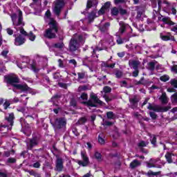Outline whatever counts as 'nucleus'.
I'll return each mask as SVG.
<instances>
[{
	"label": "nucleus",
	"instance_id": "4c0bfd02",
	"mask_svg": "<svg viewBox=\"0 0 177 177\" xmlns=\"http://www.w3.org/2000/svg\"><path fill=\"white\" fill-rule=\"evenodd\" d=\"M147 145H149V142H145V141H140L138 143L139 147H146V146H147Z\"/></svg>",
	"mask_w": 177,
	"mask_h": 177
},
{
	"label": "nucleus",
	"instance_id": "79ce46f5",
	"mask_svg": "<svg viewBox=\"0 0 177 177\" xmlns=\"http://www.w3.org/2000/svg\"><path fill=\"white\" fill-rule=\"evenodd\" d=\"M111 5V3L110 1H107L106 3H104L102 8H104L105 10H107V9L110 8Z\"/></svg>",
	"mask_w": 177,
	"mask_h": 177
},
{
	"label": "nucleus",
	"instance_id": "c9c22d12",
	"mask_svg": "<svg viewBox=\"0 0 177 177\" xmlns=\"http://www.w3.org/2000/svg\"><path fill=\"white\" fill-rule=\"evenodd\" d=\"M63 46H64V44L62 42L53 45V48H58L59 49H62V48H63Z\"/></svg>",
	"mask_w": 177,
	"mask_h": 177
},
{
	"label": "nucleus",
	"instance_id": "dca6fc26",
	"mask_svg": "<svg viewBox=\"0 0 177 177\" xmlns=\"http://www.w3.org/2000/svg\"><path fill=\"white\" fill-rule=\"evenodd\" d=\"M160 37L162 41H175V37L171 34L164 35V33H160Z\"/></svg>",
	"mask_w": 177,
	"mask_h": 177
},
{
	"label": "nucleus",
	"instance_id": "c03bdc74",
	"mask_svg": "<svg viewBox=\"0 0 177 177\" xmlns=\"http://www.w3.org/2000/svg\"><path fill=\"white\" fill-rule=\"evenodd\" d=\"M106 115H107V118L111 120H113V118H114V113H113V112H111V111L108 112L106 113Z\"/></svg>",
	"mask_w": 177,
	"mask_h": 177
},
{
	"label": "nucleus",
	"instance_id": "6ab92c4d",
	"mask_svg": "<svg viewBox=\"0 0 177 177\" xmlns=\"http://www.w3.org/2000/svg\"><path fill=\"white\" fill-rule=\"evenodd\" d=\"M140 165V162L138 160H134L130 163V168L131 169H135V168H138Z\"/></svg>",
	"mask_w": 177,
	"mask_h": 177
},
{
	"label": "nucleus",
	"instance_id": "9b49d317",
	"mask_svg": "<svg viewBox=\"0 0 177 177\" xmlns=\"http://www.w3.org/2000/svg\"><path fill=\"white\" fill-rule=\"evenodd\" d=\"M147 109L153 111L162 112L168 111L171 109V106L161 107L160 105H151V104H149Z\"/></svg>",
	"mask_w": 177,
	"mask_h": 177
},
{
	"label": "nucleus",
	"instance_id": "aec40b11",
	"mask_svg": "<svg viewBox=\"0 0 177 177\" xmlns=\"http://www.w3.org/2000/svg\"><path fill=\"white\" fill-rule=\"evenodd\" d=\"M158 161V159H151L149 162H147V168H154L156 167V162Z\"/></svg>",
	"mask_w": 177,
	"mask_h": 177
},
{
	"label": "nucleus",
	"instance_id": "9d476101",
	"mask_svg": "<svg viewBox=\"0 0 177 177\" xmlns=\"http://www.w3.org/2000/svg\"><path fill=\"white\" fill-rule=\"evenodd\" d=\"M119 34H124V32H132V28H131L129 25L120 21L119 23Z\"/></svg>",
	"mask_w": 177,
	"mask_h": 177
},
{
	"label": "nucleus",
	"instance_id": "052dcab7",
	"mask_svg": "<svg viewBox=\"0 0 177 177\" xmlns=\"http://www.w3.org/2000/svg\"><path fill=\"white\" fill-rule=\"evenodd\" d=\"M97 50H102V48H96L95 49L93 50V57H95V53H96V52H97Z\"/></svg>",
	"mask_w": 177,
	"mask_h": 177
},
{
	"label": "nucleus",
	"instance_id": "423d86ee",
	"mask_svg": "<svg viewBox=\"0 0 177 177\" xmlns=\"http://www.w3.org/2000/svg\"><path fill=\"white\" fill-rule=\"evenodd\" d=\"M90 97L91 99V100H88V102H83V103H86L88 107H96V104H100V106L103 104V102L99 100L96 94L92 93L90 95Z\"/></svg>",
	"mask_w": 177,
	"mask_h": 177
},
{
	"label": "nucleus",
	"instance_id": "0e129e2a",
	"mask_svg": "<svg viewBox=\"0 0 177 177\" xmlns=\"http://www.w3.org/2000/svg\"><path fill=\"white\" fill-rule=\"evenodd\" d=\"M109 45H111V46H113V45H114V43L113 42V37L109 36Z\"/></svg>",
	"mask_w": 177,
	"mask_h": 177
},
{
	"label": "nucleus",
	"instance_id": "ea45409f",
	"mask_svg": "<svg viewBox=\"0 0 177 177\" xmlns=\"http://www.w3.org/2000/svg\"><path fill=\"white\" fill-rule=\"evenodd\" d=\"M80 99L81 100H85V102H86L88 100V94L83 93L81 95Z\"/></svg>",
	"mask_w": 177,
	"mask_h": 177
},
{
	"label": "nucleus",
	"instance_id": "3c124183",
	"mask_svg": "<svg viewBox=\"0 0 177 177\" xmlns=\"http://www.w3.org/2000/svg\"><path fill=\"white\" fill-rule=\"evenodd\" d=\"M7 162L13 164L14 162H16V159L15 158H9L7 160Z\"/></svg>",
	"mask_w": 177,
	"mask_h": 177
},
{
	"label": "nucleus",
	"instance_id": "a211bd4d",
	"mask_svg": "<svg viewBox=\"0 0 177 177\" xmlns=\"http://www.w3.org/2000/svg\"><path fill=\"white\" fill-rule=\"evenodd\" d=\"M129 66L133 68L134 70H138V67H139L140 62L139 61L130 60L129 62Z\"/></svg>",
	"mask_w": 177,
	"mask_h": 177
},
{
	"label": "nucleus",
	"instance_id": "bf43d9fd",
	"mask_svg": "<svg viewBox=\"0 0 177 177\" xmlns=\"http://www.w3.org/2000/svg\"><path fill=\"white\" fill-rule=\"evenodd\" d=\"M115 4L118 5V3H124L125 0H114Z\"/></svg>",
	"mask_w": 177,
	"mask_h": 177
},
{
	"label": "nucleus",
	"instance_id": "e2e57ef3",
	"mask_svg": "<svg viewBox=\"0 0 177 177\" xmlns=\"http://www.w3.org/2000/svg\"><path fill=\"white\" fill-rule=\"evenodd\" d=\"M115 66V64H105V67L111 68H114V66Z\"/></svg>",
	"mask_w": 177,
	"mask_h": 177
},
{
	"label": "nucleus",
	"instance_id": "4be33fe9",
	"mask_svg": "<svg viewBox=\"0 0 177 177\" xmlns=\"http://www.w3.org/2000/svg\"><path fill=\"white\" fill-rule=\"evenodd\" d=\"M97 5V0H89L87 2V9H90L92 6H96Z\"/></svg>",
	"mask_w": 177,
	"mask_h": 177
},
{
	"label": "nucleus",
	"instance_id": "ddd939ff",
	"mask_svg": "<svg viewBox=\"0 0 177 177\" xmlns=\"http://www.w3.org/2000/svg\"><path fill=\"white\" fill-rule=\"evenodd\" d=\"M63 127H66V119L60 118L56 119L55 122V127L57 129H60V128H63Z\"/></svg>",
	"mask_w": 177,
	"mask_h": 177
},
{
	"label": "nucleus",
	"instance_id": "5fc2aeb1",
	"mask_svg": "<svg viewBox=\"0 0 177 177\" xmlns=\"http://www.w3.org/2000/svg\"><path fill=\"white\" fill-rule=\"evenodd\" d=\"M148 67H149V70H151V71L154 70V63L153 62H149Z\"/></svg>",
	"mask_w": 177,
	"mask_h": 177
},
{
	"label": "nucleus",
	"instance_id": "2f4dec72",
	"mask_svg": "<svg viewBox=\"0 0 177 177\" xmlns=\"http://www.w3.org/2000/svg\"><path fill=\"white\" fill-rule=\"evenodd\" d=\"M78 81H81V80H84V78H86V76L85 75V73H78Z\"/></svg>",
	"mask_w": 177,
	"mask_h": 177
},
{
	"label": "nucleus",
	"instance_id": "f8f14e48",
	"mask_svg": "<svg viewBox=\"0 0 177 177\" xmlns=\"http://www.w3.org/2000/svg\"><path fill=\"white\" fill-rule=\"evenodd\" d=\"M63 6H64V0H57L55 1V6L53 9V12L57 15V16L60 15V12Z\"/></svg>",
	"mask_w": 177,
	"mask_h": 177
},
{
	"label": "nucleus",
	"instance_id": "6e6552de",
	"mask_svg": "<svg viewBox=\"0 0 177 177\" xmlns=\"http://www.w3.org/2000/svg\"><path fill=\"white\" fill-rule=\"evenodd\" d=\"M17 111L23 113L24 115L28 114L26 115V117H32L33 118H37V117H38L37 114H32V113H34V109L32 108H18Z\"/></svg>",
	"mask_w": 177,
	"mask_h": 177
},
{
	"label": "nucleus",
	"instance_id": "338daca9",
	"mask_svg": "<svg viewBox=\"0 0 177 177\" xmlns=\"http://www.w3.org/2000/svg\"><path fill=\"white\" fill-rule=\"evenodd\" d=\"M118 56L119 57H124V56H125V52L118 53Z\"/></svg>",
	"mask_w": 177,
	"mask_h": 177
},
{
	"label": "nucleus",
	"instance_id": "680f3d73",
	"mask_svg": "<svg viewBox=\"0 0 177 177\" xmlns=\"http://www.w3.org/2000/svg\"><path fill=\"white\" fill-rule=\"evenodd\" d=\"M138 75H139V71L136 69L133 72V77H138Z\"/></svg>",
	"mask_w": 177,
	"mask_h": 177
},
{
	"label": "nucleus",
	"instance_id": "13d9d810",
	"mask_svg": "<svg viewBox=\"0 0 177 177\" xmlns=\"http://www.w3.org/2000/svg\"><path fill=\"white\" fill-rule=\"evenodd\" d=\"M32 167L33 168H39L41 167V164L39 163V162H37L33 164Z\"/></svg>",
	"mask_w": 177,
	"mask_h": 177
},
{
	"label": "nucleus",
	"instance_id": "5701e85b",
	"mask_svg": "<svg viewBox=\"0 0 177 177\" xmlns=\"http://www.w3.org/2000/svg\"><path fill=\"white\" fill-rule=\"evenodd\" d=\"M129 100L133 106H134L135 107H136V106H138L137 104H138V102H139V100H138V97H136V96H134L133 97H130Z\"/></svg>",
	"mask_w": 177,
	"mask_h": 177
},
{
	"label": "nucleus",
	"instance_id": "58836bf2",
	"mask_svg": "<svg viewBox=\"0 0 177 177\" xmlns=\"http://www.w3.org/2000/svg\"><path fill=\"white\" fill-rule=\"evenodd\" d=\"M171 100L172 103H176L177 102V92L174 93L173 95L171 97Z\"/></svg>",
	"mask_w": 177,
	"mask_h": 177
},
{
	"label": "nucleus",
	"instance_id": "4d7b16f0",
	"mask_svg": "<svg viewBox=\"0 0 177 177\" xmlns=\"http://www.w3.org/2000/svg\"><path fill=\"white\" fill-rule=\"evenodd\" d=\"M9 106H10V103H9V102L8 101H6L5 103L3 104V107L5 110H6V109H8Z\"/></svg>",
	"mask_w": 177,
	"mask_h": 177
},
{
	"label": "nucleus",
	"instance_id": "bb28decb",
	"mask_svg": "<svg viewBox=\"0 0 177 177\" xmlns=\"http://www.w3.org/2000/svg\"><path fill=\"white\" fill-rule=\"evenodd\" d=\"M165 158L167 162H169V164H171L172 162V153H166Z\"/></svg>",
	"mask_w": 177,
	"mask_h": 177
},
{
	"label": "nucleus",
	"instance_id": "473e14b6",
	"mask_svg": "<svg viewBox=\"0 0 177 177\" xmlns=\"http://www.w3.org/2000/svg\"><path fill=\"white\" fill-rule=\"evenodd\" d=\"M95 158L98 161H102V154L97 151H96L94 154Z\"/></svg>",
	"mask_w": 177,
	"mask_h": 177
},
{
	"label": "nucleus",
	"instance_id": "7ed1b4c3",
	"mask_svg": "<svg viewBox=\"0 0 177 177\" xmlns=\"http://www.w3.org/2000/svg\"><path fill=\"white\" fill-rule=\"evenodd\" d=\"M4 82L13 85L17 89H19V91L22 92H28V91H30V88L27 84H15L19 83V77L14 74L4 76Z\"/></svg>",
	"mask_w": 177,
	"mask_h": 177
},
{
	"label": "nucleus",
	"instance_id": "49530a36",
	"mask_svg": "<svg viewBox=\"0 0 177 177\" xmlns=\"http://www.w3.org/2000/svg\"><path fill=\"white\" fill-rule=\"evenodd\" d=\"M116 78H121L122 77V72L121 71H118L115 73Z\"/></svg>",
	"mask_w": 177,
	"mask_h": 177
},
{
	"label": "nucleus",
	"instance_id": "4468645a",
	"mask_svg": "<svg viewBox=\"0 0 177 177\" xmlns=\"http://www.w3.org/2000/svg\"><path fill=\"white\" fill-rule=\"evenodd\" d=\"M158 21H162L164 24H168L169 26H172L174 24V22L171 21V18L168 17H165L162 15H159L158 17Z\"/></svg>",
	"mask_w": 177,
	"mask_h": 177
},
{
	"label": "nucleus",
	"instance_id": "20e7f679",
	"mask_svg": "<svg viewBox=\"0 0 177 177\" xmlns=\"http://www.w3.org/2000/svg\"><path fill=\"white\" fill-rule=\"evenodd\" d=\"M39 66H42V64L37 63L35 62H32L30 64H28L26 61L22 62L21 64H17V66L19 68H21V70L26 68V67H28V68H30L35 72L39 71V69L41 68H39Z\"/></svg>",
	"mask_w": 177,
	"mask_h": 177
},
{
	"label": "nucleus",
	"instance_id": "c756f323",
	"mask_svg": "<svg viewBox=\"0 0 177 177\" xmlns=\"http://www.w3.org/2000/svg\"><path fill=\"white\" fill-rule=\"evenodd\" d=\"M26 37L29 38L30 41H35V35H34L32 32H30V33L27 34Z\"/></svg>",
	"mask_w": 177,
	"mask_h": 177
},
{
	"label": "nucleus",
	"instance_id": "72a5a7b5",
	"mask_svg": "<svg viewBox=\"0 0 177 177\" xmlns=\"http://www.w3.org/2000/svg\"><path fill=\"white\" fill-rule=\"evenodd\" d=\"M119 10L118 8L114 7L113 8L111 9V15L112 16H117V15H118L119 13Z\"/></svg>",
	"mask_w": 177,
	"mask_h": 177
},
{
	"label": "nucleus",
	"instance_id": "f03ea898",
	"mask_svg": "<svg viewBox=\"0 0 177 177\" xmlns=\"http://www.w3.org/2000/svg\"><path fill=\"white\" fill-rule=\"evenodd\" d=\"M44 19L46 21H49L48 24L50 26V28L45 31L44 37H46V38H49L50 39L55 38V37H56V33L57 32V22L50 17V10L46 11Z\"/></svg>",
	"mask_w": 177,
	"mask_h": 177
},
{
	"label": "nucleus",
	"instance_id": "e433bc0d",
	"mask_svg": "<svg viewBox=\"0 0 177 177\" xmlns=\"http://www.w3.org/2000/svg\"><path fill=\"white\" fill-rule=\"evenodd\" d=\"M96 17V11H93L88 16V19L91 21V20H93Z\"/></svg>",
	"mask_w": 177,
	"mask_h": 177
},
{
	"label": "nucleus",
	"instance_id": "b1692460",
	"mask_svg": "<svg viewBox=\"0 0 177 177\" xmlns=\"http://www.w3.org/2000/svg\"><path fill=\"white\" fill-rule=\"evenodd\" d=\"M37 142L36 139H32L30 140L28 143H27V146L28 147H29L30 149H32V147H34V146H37Z\"/></svg>",
	"mask_w": 177,
	"mask_h": 177
},
{
	"label": "nucleus",
	"instance_id": "0eeeda50",
	"mask_svg": "<svg viewBox=\"0 0 177 177\" xmlns=\"http://www.w3.org/2000/svg\"><path fill=\"white\" fill-rule=\"evenodd\" d=\"M81 158L82 160H77V162L79 165H82V167H88L89 165V157L86 154V151H81Z\"/></svg>",
	"mask_w": 177,
	"mask_h": 177
},
{
	"label": "nucleus",
	"instance_id": "a19ab883",
	"mask_svg": "<svg viewBox=\"0 0 177 177\" xmlns=\"http://www.w3.org/2000/svg\"><path fill=\"white\" fill-rule=\"evenodd\" d=\"M171 71L174 74H177V65H173L171 66Z\"/></svg>",
	"mask_w": 177,
	"mask_h": 177
},
{
	"label": "nucleus",
	"instance_id": "603ef678",
	"mask_svg": "<svg viewBox=\"0 0 177 177\" xmlns=\"http://www.w3.org/2000/svg\"><path fill=\"white\" fill-rule=\"evenodd\" d=\"M116 42L118 45H121V44H124V42H125V40L124 39H122L121 38H118L117 40H116Z\"/></svg>",
	"mask_w": 177,
	"mask_h": 177
},
{
	"label": "nucleus",
	"instance_id": "cd10ccee",
	"mask_svg": "<svg viewBox=\"0 0 177 177\" xmlns=\"http://www.w3.org/2000/svg\"><path fill=\"white\" fill-rule=\"evenodd\" d=\"M98 142L100 143V145H104L105 140H104V136H103V133H101L98 136Z\"/></svg>",
	"mask_w": 177,
	"mask_h": 177
},
{
	"label": "nucleus",
	"instance_id": "2eb2a0df",
	"mask_svg": "<svg viewBox=\"0 0 177 177\" xmlns=\"http://www.w3.org/2000/svg\"><path fill=\"white\" fill-rule=\"evenodd\" d=\"M111 92V88H110L109 86H105L103 88V91H101V93L103 96V97H104L106 102H111V99H110V97H107V95H106V93H110Z\"/></svg>",
	"mask_w": 177,
	"mask_h": 177
},
{
	"label": "nucleus",
	"instance_id": "393cba45",
	"mask_svg": "<svg viewBox=\"0 0 177 177\" xmlns=\"http://www.w3.org/2000/svg\"><path fill=\"white\" fill-rule=\"evenodd\" d=\"M151 3H152V7L156 8L157 6V2L158 5V9L161 8V1L160 0H151Z\"/></svg>",
	"mask_w": 177,
	"mask_h": 177
},
{
	"label": "nucleus",
	"instance_id": "de8ad7c7",
	"mask_svg": "<svg viewBox=\"0 0 177 177\" xmlns=\"http://www.w3.org/2000/svg\"><path fill=\"white\" fill-rule=\"evenodd\" d=\"M106 12V10L103 8V7L98 11V16H102V15H104Z\"/></svg>",
	"mask_w": 177,
	"mask_h": 177
},
{
	"label": "nucleus",
	"instance_id": "09e8293b",
	"mask_svg": "<svg viewBox=\"0 0 177 177\" xmlns=\"http://www.w3.org/2000/svg\"><path fill=\"white\" fill-rule=\"evenodd\" d=\"M70 64H73V67H77V61L75 59L69 60Z\"/></svg>",
	"mask_w": 177,
	"mask_h": 177
},
{
	"label": "nucleus",
	"instance_id": "c85d7f7f",
	"mask_svg": "<svg viewBox=\"0 0 177 177\" xmlns=\"http://www.w3.org/2000/svg\"><path fill=\"white\" fill-rule=\"evenodd\" d=\"M109 27H110V23H106L102 28H100V30L102 32H104L109 30Z\"/></svg>",
	"mask_w": 177,
	"mask_h": 177
},
{
	"label": "nucleus",
	"instance_id": "412c9836",
	"mask_svg": "<svg viewBox=\"0 0 177 177\" xmlns=\"http://www.w3.org/2000/svg\"><path fill=\"white\" fill-rule=\"evenodd\" d=\"M160 100L162 104H167V103H168V97H167V93H163L160 97Z\"/></svg>",
	"mask_w": 177,
	"mask_h": 177
},
{
	"label": "nucleus",
	"instance_id": "f257e3e1",
	"mask_svg": "<svg viewBox=\"0 0 177 177\" xmlns=\"http://www.w3.org/2000/svg\"><path fill=\"white\" fill-rule=\"evenodd\" d=\"M17 14H12L11 19L12 21V26L16 30L13 36L15 37V45L16 46H20L26 42V37H27V32L24 30L23 28L25 26L24 21H23V12L21 10H18Z\"/></svg>",
	"mask_w": 177,
	"mask_h": 177
},
{
	"label": "nucleus",
	"instance_id": "f3484780",
	"mask_svg": "<svg viewBox=\"0 0 177 177\" xmlns=\"http://www.w3.org/2000/svg\"><path fill=\"white\" fill-rule=\"evenodd\" d=\"M56 169L57 171H62L63 169V159L60 158H57L56 161Z\"/></svg>",
	"mask_w": 177,
	"mask_h": 177
},
{
	"label": "nucleus",
	"instance_id": "6e6d98bb",
	"mask_svg": "<svg viewBox=\"0 0 177 177\" xmlns=\"http://www.w3.org/2000/svg\"><path fill=\"white\" fill-rule=\"evenodd\" d=\"M6 31L8 35H13V30H12V28H8L6 29Z\"/></svg>",
	"mask_w": 177,
	"mask_h": 177
},
{
	"label": "nucleus",
	"instance_id": "a878e982",
	"mask_svg": "<svg viewBox=\"0 0 177 177\" xmlns=\"http://www.w3.org/2000/svg\"><path fill=\"white\" fill-rule=\"evenodd\" d=\"M136 19L138 20H143V10H138L137 12Z\"/></svg>",
	"mask_w": 177,
	"mask_h": 177
},
{
	"label": "nucleus",
	"instance_id": "1a4fd4ad",
	"mask_svg": "<svg viewBox=\"0 0 177 177\" xmlns=\"http://www.w3.org/2000/svg\"><path fill=\"white\" fill-rule=\"evenodd\" d=\"M6 120L8 121L9 125H1L0 126V132H2L3 129H9V127H12L13 125V120H15V114L10 113L6 116Z\"/></svg>",
	"mask_w": 177,
	"mask_h": 177
},
{
	"label": "nucleus",
	"instance_id": "774afa93",
	"mask_svg": "<svg viewBox=\"0 0 177 177\" xmlns=\"http://www.w3.org/2000/svg\"><path fill=\"white\" fill-rule=\"evenodd\" d=\"M8 53H9V50H5L1 53L2 56H6V55H8Z\"/></svg>",
	"mask_w": 177,
	"mask_h": 177
},
{
	"label": "nucleus",
	"instance_id": "864d4df0",
	"mask_svg": "<svg viewBox=\"0 0 177 177\" xmlns=\"http://www.w3.org/2000/svg\"><path fill=\"white\" fill-rule=\"evenodd\" d=\"M149 115L153 120H156V118H157V115H156V113H154V112H149Z\"/></svg>",
	"mask_w": 177,
	"mask_h": 177
},
{
	"label": "nucleus",
	"instance_id": "37998d69",
	"mask_svg": "<svg viewBox=\"0 0 177 177\" xmlns=\"http://www.w3.org/2000/svg\"><path fill=\"white\" fill-rule=\"evenodd\" d=\"M88 90V86H80L78 88V92H82V91Z\"/></svg>",
	"mask_w": 177,
	"mask_h": 177
},
{
	"label": "nucleus",
	"instance_id": "8fccbe9b",
	"mask_svg": "<svg viewBox=\"0 0 177 177\" xmlns=\"http://www.w3.org/2000/svg\"><path fill=\"white\" fill-rule=\"evenodd\" d=\"M156 142H157V138L154 136H153L152 139L151 140V144L153 145V146H156Z\"/></svg>",
	"mask_w": 177,
	"mask_h": 177
},
{
	"label": "nucleus",
	"instance_id": "7c9ffc66",
	"mask_svg": "<svg viewBox=\"0 0 177 177\" xmlns=\"http://www.w3.org/2000/svg\"><path fill=\"white\" fill-rule=\"evenodd\" d=\"M160 80L163 82H167V81H169V76L167 75H162L160 77Z\"/></svg>",
	"mask_w": 177,
	"mask_h": 177
},
{
	"label": "nucleus",
	"instance_id": "39448f33",
	"mask_svg": "<svg viewBox=\"0 0 177 177\" xmlns=\"http://www.w3.org/2000/svg\"><path fill=\"white\" fill-rule=\"evenodd\" d=\"M81 44H84V38L82 36L80 35L78 37V39L74 38L71 39L69 44L70 50H71V52H75V50H77V49L80 48V45H81Z\"/></svg>",
	"mask_w": 177,
	"mask_h": 177
},
{
	"label": "nucleus",
	"instance_id": "f704fd0d",
	"mask_svg": "<svg viewBox=\"0 0 177 177\" xmlns=\"http://www.w3.org/2000/svg\"><path fill=\"white\" fill-rule=\"evenodd\" d=\"M170 84L171 86L175 88H177V79H171L170 81Z\"/></svg>",
	"mask_w": 177,
	"mask_h": 177
},
{
	"label": "nucleus",
	"instance_id": "a18cd8bd",
	"mask_svg": "<svg viewBox=\"0 0 177 177\" xmlns=\"http://www.w3.org/2000/svg\"><path fill=\"white\" fill-rule=\"evenodd\" d=\"M86 122V118H82L78 120V124H85Z\"/></svg>",
	"mask_w": 177,
	"mask_h": 177
},
{
	"label": "nucleus",
	"instance_id": "69168bd1",
	"mask_svg": "<svg viewBox=\"0 0 177 177\" xmlns=\"http://www.w3.org/2000/svg\"><path fill=\"white\" fill-rule=\"evenodd\" d=\"M147 175H158V172H153L151 171H148Z\"/></svg>",
	"mask_w": 177,
	"mask_h": 177
}]
</instances>
